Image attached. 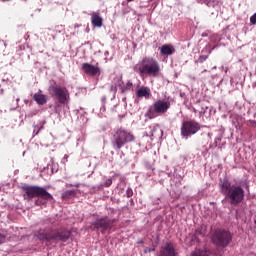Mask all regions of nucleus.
<instances>
[{"label": "nucleus", "mask_w": 256, "mask_h": 256, "mask_svg": "<svg viewBox=\"0 0 256 256\" xmlns=\"http://www.w3.org/2000/svg\"><path fill=\"white\" fill-rule=\"evenodd\" d=\"M220 193L229 201L230 205L237 206L245 199V190L241 185L232 184L229 180L223 179L219 183Z\"/></svg>", "instance_id": "nucleus-1"}, {"label": "nucleus", "mask_w": 256, "mask_h": 256, "mask_svg": "<svg viewBox=\"0 0 256 256\" xmlns=\"http://www.w3.org/2000/svg\"><path fill=\"white\" fill-rule=\"evenodd\" d=\"M133 69L140 77L157 78L161 75V65H159V62L153 57H144Z\"/></svg>", "instance_id": "nucleus-2"}, {"label": "nucleus", "mask_w": 256, "mask_h": 256, "mask_svg": "<svg viewBox=\"0 0 256 256\" xmlns=\"http://www.w3.org/2000/svg\"><path fill=\"white\" fill-rule=\"evenodd\" d=\"M35 237L39 239V241H43V243H51L52 245H56L59 241L65 243L71 237V232L67 230H47L40 229L35 233Z\"/></svg>", "instance_id": "nucleus-3"}, {"label": "nucleus", "mask_w": 256, "mask_h": 256, "mask_svg": "<svg viewBox=\"0 0 256 256\" xmlns=\"http://www.w3.org/2000/svg\"><path fill=\"white\" fill-rule=\"evenodd\" d=\"M133 134L123 128L116 130L112 137V147L115 151H120L127 143L134 141Z\"/></svg>", "instance_id": "nucleus-4"}, {"label": "nucleus", "mask_w": 256, "mask_h": 256, "mask_svg": "<svg viewBox=\"0 0 256 256\" xmlns=\"http://www.w3.org/2000/svg\"><path fill=\"white\" fill-rule=\"evenodd\" d=\"M211 241L216 247H229L231 241H233V236L231 232L224 229H216L211 235Z\"/></svg>", "instance_id": "nucleus-5"}, {"label": "nucleus", "mask_w": 256, "mask_h": 256, "mask_svg": "<svg viewBox=\"0 0 256 256\" xmlns=\"http://www.w3.org/2000/svg\"><path fill=\"white\" fill-rule=\"evenodd\" d=\"M25 199H33L34 197H40L44 201H52L53 195L49 193L45 188L39 186H24Z\"/></svg>", "instance_id": "nucleus-6"}, {"label": "nucleus", "mask_w": 256, "mask_h": 256, "mask_svg": "<svg viewBox=\"0 0 256 256\" xmlns=\"http://www.w3.org/2000/svg\"><path fill=\"white\" fill-rule=\"evenodd\" d=\"M171 109V102L169 100H157L153 106H150L146 112L149 119H155L158 115H165Z\"/></svg>", "instance_id": "nucleus-7"}, {"label": "nucleus", "mask_w": 256, "mask_h": 256, "mask_svg": "<svg viewBox=\"0 0 256 256\" xmlns=\"http://www.w3.org/2000/svg\"><path fill=\"white\" fill-rule=\"evenodd\" d=\"M115 223H117V219L109 218L108 216H103L92 221L90 229L92 231H100V233H105L107 231H111Z\"/></svg>", "instance_id": "nucleus-8"}, {"label": "nucleus", "mask_w": 256, "mask_h": 256, "mask_svg": "<svg viewBox=\"0 0 256 256\" xmlns=\"http://www.w3.org/2000/svg\"><path fill=\"white\" fill-rule=\"evenodd\" d=\"M48 91L51 97H54V99H57V101L61 105H65V103H68L70 96H69V90H67L66 87H63L58 84H53L49 86Z\"/></svg>", "instance_id": "nucleus-9"}, {"label": "nucleus", "mask_w": 256, "mask_h": 256, "mask_svg": "<svg viewBox=\"0 0 256 256\" xmlns=\"http://www.w3.org/2000/svg\"><path fill=\"white\" fill-rule=\"evenodd\" d=\"M201 130V124L195 120H187L184 121L180 128V134L183 139H189V137H193L196 133H199Z\"/></svg>", "instance_id": "nucleus-10"}, {"label": "nucleus", "mask_w": 256, "mask_h": 256, "mask_svg": "<svg viewBox=\"0 0 256 256\" xmlns=\"http://www.w3.org/2000/svg\"><path fill=\"white\" fill-rule=\"evenodd\" d=\"M158 256H177V252L175 251V246H173V243L167 242L161 246Z\"/></svg>", "instance_id": "nucleus-11"}, {"label": "nucleus", "mask_w": 256, "mask_h": 256, "mask_svg": "<svg viewBox=\"0 0 256 256\" xmlns=\"http://www.w3.org/2000/svg\"><path fill=\"white\" fill-rule=\"evenodd\" d=\"M82 69L86 75H90L91 77H95V75H101V69L99 66H93L89 63H83Z\"/></svg>", "instance_id": "nucleus-12"}, {"label": "nucleus", "mask_w": 256, "mask_h": 256, "mask_svg": "<svg viewBox=\"0 0 256 256\" xmlns=\"http://www.w3.org/2000/svg\"><path fill=\"white\" fill-rule=\"evenodd\" d=\"M150 139H161L163 137V130L159 125H153L149 127V132L146 133Z\"/></svg>", "instance_id": "nucleus-13"}, {"label": "nucleus", "mask_w": 256, "mask_h": 256, "mask_svg": "<svg viewBox=\"0 0 256 256\" xmlns=\"http://www.w3.org/2000/svg\"><path fill=\"white\" fill-rule=\"evenodd\" d=\"M117 85L120 89L121 93H127V91H130L131 88L133 87V82L128 81L125 85L123 84V80L121 77H116Z\"/></svg>", "instance_id": "nucleus-14"}, {"label": "nucleus", "mask_w": 256, "mask_h": 256, "mask_svg": "<svg viewBox=\"0 0 256 256\" xmlns=\"http://www.w3.org/2000/svg\"><path fill=\"white\" fill-rule=\"evenodd\" d=\"M136 96L138 99H143V97L144 99H149L151 97V90L147 87H142L136 91Z\"/></svg>", "instance_id": "nucleus-15"}, {"label": "nucleus", "mask_w": 256, "mask_h": 256, "mask_svg": "<svg viewBox=\"0 0 256 256\" xmlns=\"http://www.w3.org/2000/svg\"><path fill=\"white\" fill-rule=\"evenodd\" d=\"M161 55H173L175 48L169 44H164L160 48Z\"/></svg>", "instance_id": "nucleus-16"}, {"label": "nucleus", "mask_w": 256, "mask_h": 256, "mask_svg": "<svg viewBox=\"0 0 256 256\" xmlns=\"http://www.w3.org/2000/svg\"><path fill=\"white\" fill-rule=\"evenodd\" d=\"M91 23L94 27H103V18L98 14H93L91 17Z\"/></svg>", "instance_id": "nucleus-17"}, {"label": "nucleus", "mask_w": 256, "mask_h": 256, "mask_svg": "<svg viewBox=\"0 0 256 256\" xmlns=\"http://www.w3.org/2000/svg\"><path fill=\"white\" fill-rule=\"evenodd\" d=\"M200 237H205V233L203 232V229L198 228V229H196L194 235L191 238L192 243H199Z\"/></svg>", "instance_id": "nucleus-18"}, {"label": "nucleus", "mask_w": 256, "mask_h": 256, "mask_svg": "<svg viewBox=\"0 0 256 256\" xmlns=\"http://www.w3.org/2000/svg\"><path fill=\"white\" fill-rule=\"evenodd\" d=\"M33 99L38 105H45L47 103V95L45 94H35Z\"/></svg>", "instance_id": "nucleus-19"}, {"label": "nucleus", "mask_w": 256, "mask_h": 256, "mask_svg": "<svg viewBox=\"0 0 256 256\" xmlns=\"http://www.w3.org/2000/svg\"><path fill=\"white\" fill-rule=\"evenodd\" d=\"M45 126V121H39L38 124H34L33 128V135L35 137V135H39V132L43 129V127Z\"/></svg>", "instance_id": "nucleus-20"}, {"label": "nucleus", "mask_w": 256, "mask_h": 256, "mask_svg": "<svg viewBox=\"0 0 256 256\" xmlns=\"http://www.w3.org/2000/svg\"><path fill=\"white\" fill-rule=\"evenodd\" d=\"M77 195L75 190H66L62 193V199H73Z\"/></svg>", "instance_id": "nucleus-21"}, {"label": "nucleus", "mask_w": 256, "mask_h": 256, "mask_svg": "<svg viewBox=\"0 0 256 256\" xmlns=\"http://www.w3.org/2000/svg\"><path fill=\"white\" fill-rule=\"evenodd\" d=\"M207 59H209L208 55H201L199 56V58L197 59L196 63H205V61H207Z\"/></svg>", "instance_id": "nucleus-22"}, {"label": "nucleus", "mask_w": 256, "mask_h": 256, "mask_svg": "<svg viewBox=\"0 0 256 256\" xmlns=\"http://www.w3.org/2000/svg\"><path fill=\"white\" fill-rule=\"evenodd\" d=\"M117 87H119V85H117V78H115L114 79V85H112L111 87H110V91H111V93H117Z\"/></svg>", "instance_id": "nucleus-23"}, {"label": "nucleus", "mask_w": 256, "mask_h": 256, "mask_svg": "<svg viewBox=\"0 0 256 256\" xmlns=\"http://www.w3.org/2000/svg\"><path fill=\"white\" fill-rule=\"evenodd\" d=\"M111 185H113V179L108 178L104 184H102V187H111Z\"/></svg>", "instance_id": "nucleus-24"}, {"label": "nucleus", "mask_w": 256, "mask_h": 256, "mask_svg": "<svg viewBox=\"0 0 256 256\" xmlns=\"http://www.w3.org/2000/svg\"><path fill=\"white\" fill-rule=\"evenodd\" d=\"M7 241V237L0 233V245H3Z\"/></svg>", "instance_id": "nucleus-25"}, {"label": "nucleus", "mask_w": 256, "mask_h": 256, "mask_svg": "<svg viewBox=\"0 0 256 256\" xmlns=\"http://www.w3.org/2000/svg\"><path fill=\"white\" fill-rule=\"evenodd\" d=\"M250 23L252 25H256V13L250 17Z\"/></svg>", "instance_id": "nucleus-26"}, {"label": "nucleus", "mask_w": 256, "mask_h": 256, "mask_svg": "<svg viewBox=\"0 0 256 256\" xmlns=\"http://www.w3.org/2000/svg\"><path fill=\"white\" fill-rule=\"evenodd\" d=\"M35 205H38L39 207H41V205H46L45 201L41 200V199H37L35 201Z\"/></svg>", "instance_id": "nucleus-27"}, {"label": "nucleus", "mask_w": 256, "mask_h": 256, "mask_svg": "<svg viewBox=\"0 0 256 256\" xmlns=\"http://www.w3.org/2000/svg\"><path fill=\"white\" fill-rule=\"evenodd\" d=\"M126 196H127V197H133V189L128 188V189L126 190Z\"/></svg>", "instance_id": "nucleus-28"}, {"label": "nucleus", "mask_w": 256, "mask_h": 256, "mask_svg": "<svg viewBox=\"0 0 256 256\" xmlns=\"http://www.w3.org/2000/svg\"><path fill=\"white\" fill-rule=\"evenodd\" d=\"M207 109L209 108L208 107L202 108V110L200 111V117H205V114L207 113Z\"/></svg>", "instance_id": "nucleus-29"}, {"label": "nucleus", "mask_w": 256, "mask_h": 256, "mask_svg": "<svg viewBox=\"0 0 256 256\" xmlns=\"http://www.w3.org/2000/svg\"><path fill=\"white\" fill-rule=\"evenodd\" d=\"M105 101H107V98L105 96L102 97V108L101 111H105Z\"/></svg>", "instance_id": "nucleus-30"}, {"label": "nucleus", "mask_w": 256, "mask_h": 256, "mask_svg": "<svg viewBox=\"0 0 256 256\" xmlns=\"http://www.w3.org/2000/svg\"><path fill=\"white\" fill-rule=\"evenodd\" d=\"M153 251H155V248H147L145 253H152Z\"/></svg>", "instance_id": "nucleus-31"}, {"label": "nucleus", "mask_w": 256, "mask_h": 256, "mask_svg": "<svg viewBox=\"0 0 256 256\" xmlns=\"http://www.w3.org/2000/svg\"><path fill=\"white\" fill-rule=\"evenodd\" d=\"M250 123H251V125H252L253 127H256V121H255V120H251Z\"/></svg>", "instance_id": "nucleus-32"}, {"label": "nucleus", "mask_w": 256, "mask_h": 256, "mask_svg": "<svg viewBox=\"0 0 256 256\" xmlns=\"http://www.w3.org/2000/svg\"><path fill=\"white\" fill-rule=\"evenodd\" d=\"M67 159H69V155L66 154V155H64L63 160H64V161H67Z\"/></svg>", "instance_id": "nucleus-33"}, {"label": "nucleus", "mask_w": 256, "mask_h": 256, "mask_svg": "<svg viewBox=\"0 0 256 256\" xmlns=\"http://www.w3.org/2000/svg\"><path fill=\"white\" fill-rule=\"evenodd\" d=\"M3 93H4V90L3 88L0 87V95H3Z\"/></svg>", "instance_id": "nucleus-34"}, {"label": "nucleus", "mask_w": 256, "mask_h": 256, "mask_svg": "<svg viewBox=\"0 0 256 256\" xmlns=\"http://www.w3.org/2000/svg\"><path fill=\"white\" fill-rule=\"evenodd\" d=\"M52 173H55V168H51Z\"/></svg>", "instance_id": "nucleus-35"}, {"label": "nucleus", "mask_w": 256, "mask_h": 256, "mask_svg": "<svg viewBox=\"0 0 256 256\" xmlns=\"http://www.w3.org/2000/svg\"><path fill=\"white\" fill-rule=\"evenodd\" d=\"M71 187H79V185H70Z\"/></svg>", "instance_id": "nucleus-36"}, {"label": "nucleus", "mask_w": 256, "mask_h": 256, "mask_svg": "<svg viewBox=\"0 0 256 256\" xmlns=\"http://www.w3.org/2000/svg\"><path fill=\"white\" fill-rule=\"evenodd\" d=\"M131 1H134V0H127L128 3H131Z\"/></svg>", "instance_id": "nucleus-37"}, {"label": "nucleus", "mask_w": 256, "mask_h": 256, "mask_svg": "<svg viewBox=\"0 0 256 256\" xmlns=\"http://www.w3.org/2000/svg\"><path fill=\"white\" fill-rule=\"evenodd\" d=\"M208 137H211V133H208Z\"/></svg>", "instance_id": "nucleus-38"}, {"label": "nucleus", "mask_w": 256, "mask_h": 256, "mask_svg": "<svg viewBox=\"0 0 256 256\" xmlns=\"http://www.w3.org/2000/svg\"><path fill=\"white\" fill-rule=\"evenodd\" d=\"M213 69H217V66H214Z\"/></svg>", "instance_id": "nucleus-39"}, {"label": "nucleus", "mask_w": 256, "mask_h": 256, "mask_svg": "<svg viewBox=\"0 0 256 256\" xmlns=\"http://www.w3.org/2000/svg\"><path fill=\"white\" fill-rule=\"evenodd\" d=\"M16 101L19 102V98H17Z\"/></svg>", "instance_id": "nucleus-40"}, {"label": "nucleus", "mask_w": 256, "mask_h": 256, "mask_svg": "<svg viewBox=\"0 0 256 256\" xmlns=\"http://www.w3.org/2000/svg\"><path fill=\"white\" fill-rule=\"evenodd\" d=\"M194 113H197V110L194 109Z\"/></svg>", "instance_id": "nucleus-41"}, {"label": "nucleus", "mask_w": 256, "mask_h": 256, "mask_svg": "<svg viewBox=\"0 0 256 256\" xmlns=\"http://www.w3.org/2000/svg\"><path fill=\"white\" fill-rule=\"evenodd\" d=\"M224 72H225V73H227V69H226V70H224Z\"/></svg>", "instance_id": "nucleus-42"}, {"label": "nucleus", "mask_w": 256, "mask_h": 256, "mask_svg": "<svg viewBox=\"0 0 256 256\" xmlns=\"http://www.w3.org/2000/svg\"><path fill=\"white\" fill-rule=\"evenodd\" d=\"M3 1H9V0H3Z\"/></svg>", "instance_id": "nucleus-43"}, {"label": "nucleus", "mask_w": 256, "mask_h": 256, "mask_svg": "<svg viewBox=\"0 0 256 256\" xmlns=\"http://www.w3.org/2000/svg\"><path fill=\"white\" fill-rule=\"evenodd\" d=\"M256 85V84H255Z\"/></svg>", "instance_id": "nucleus-44"}, {"label": "nucleus", "mask_w": 256, "mask_h": 256, "mask_svg": "<svg viewBox=\"0 0 256 256\" xmlns=\"http://www.w3.org/2000/svg\"><path fill=\"white\" fill-rule=\"evenodd\" d=\"M256 85V84H255Z\"/></svg>", "instance_id": "nucleus-45"}]
</instances>
